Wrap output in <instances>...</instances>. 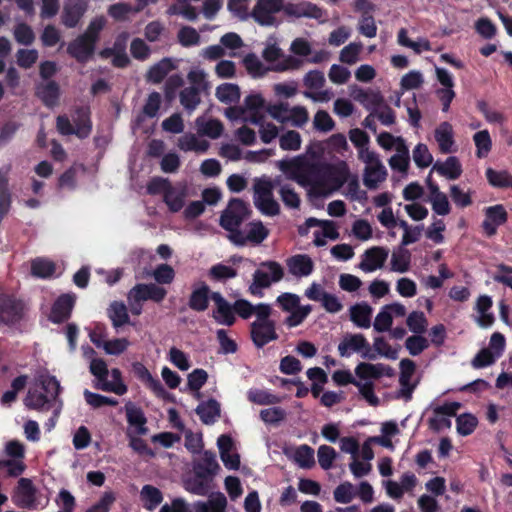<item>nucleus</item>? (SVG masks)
<instances>
[{
	"mask_svg": "<svg viewBox=\"0 0 512 512\" xmlns=\"http://www.w3.org/2000/svg\"><path fill=\"white\" fill-rule=\"evenodd\" d=\"M189 196L190 189L187 183L178 182L168 188L163 201L170 212L176 213L185 207L186 200Z\"/></svg>",
	"mask_w": 512,
	"mask_h": 512,
	"instance_id": "obj_20",
	"label": "nucleus"
},
{
	"mask_svg": "<svg viewBox=\"0 0 512 512\" xmlns=\"http://www.w3.org/2000/svg\"><path fill=\"white\" fill-rule=\"evenodd\" d=\"M72 120L73 124L66 116H59L57 118L59 132L63 135L75 134L79 138H86L91 132L88 109L81 108L77 110Z\"/></svg>",
	"mask_w": 512,
	"mask_h": 512,
	"instance_id": "obj_12",
	"label": "nucleus"
},
{
	"mask_svg": "<svg viewBox=\"0 0 512 512\" xmlns=\"http://www.w3.org/2000/svg\"><path fill=\"white\" fill-rule=\"evenodd\" d=\"M361 161L365 165L363 170V184L369 190L377 189L387 178L386 167L377 153L371 156L366 155Z\"/></svg>",
	"mask_w": 512,
	"mask_h": 512,
	"instance_id": "obj_16",
	"label": "nucleus"
},
{
	"mask_svg": "<svg viewBox=\"0 0 512 512\" xmlns=\"http://www.w3.org/2000/svg\"><path fill=\"white\" fill-rule=\"evenodd\" d=\"M415 363L410 359H403L400 362L399 389L396 392V398L408 401L417 386L414 379Z\"/></svg>",
	"mask_w": 512,
	"mask_h": 512,
	"instance_id": "obj_18",
	"label": "nucleus"
},
{
	"mask_svg": "<svg viewBox=\"0 0 512 512\" xmlns=\"http://www.w3.org/2000/svg\"><path fill=\"white\" fill-rule=\"evenodd\" d=\"M130 292L142 302L152 300L157 303L161 302L167 294V291L163 287L153 283L137 284Z\"/></svg>",
	"mask_w": 512,
	"mask_h": 512,
	"instance_id": "obj_32",
	"label": "nucleus"
},
{
	"mask_svg": "<svg viewBox=\"0 0 512 512\" xmlns=\"http://www.w3.org/2000/svg\"><path fill=\"white\" fill-rule=\"evenodd\" d=\"M75 297L73 295H62L54 303L50 319L55 323H60L66 320L72 311L74 306Z\"/></svg>",
	"mask_w": 512,
	"mask_h": 512,
	"instance_id": "obj_37",
	"label": "nucleus"
},
{
	"mask_svg": "<svg viewBox=\"0 0 512 512\" xmlns=\"http://www.w3.org/2000/svg\"><path fill=\"white\" fill-rule=\"evenodd\" d=\"M284 270L282 266L275 261H267L260 265L254 272L252 283L249 286V292L254 296H262L263 289L271 284L282 280Z\"/></svg>",
	"mask_w": 512,
	"mask_h": 512,
	"instance_id": "obj_8",
	"label": "nucleus"
},
{
	"mask_svg": "<svg viewBox=\"0 0 512 512\" xmlns=\"http://www.w3.org/2000/svg\"><path fill=\"white\" fill-rule=\"evenodd\" d=\"M196 413L205 424L214 423L220 416V405L216 400L202 402L196 408Z\"/></svg>",
	"mask_w": 512,
	"mask_h": 512,
	"instance_id": "obj_47",
	"label": "nucleus"
},
{
	"mask_svg": "<svg viewBox=\"0 0 512 512\" xmlns=\"http://www.w3.org/2000/svg\"><path fill=\"white\" fill-rule=\"evenodd\" d=\"M493 301L488 295H481L476 299L474 310V321L481 328H490L495 321V316L492 312Z\"/></svg>",
	"mask_w": 512,
	"mask_h": 512,
	"instance_id": "obj_23",
	"label": "nucleus"
},
{
	"mask_svg": "<svg viewBox=\"0 0 512 512\" xmlns=\"http://www.w3.org/2000/svg\"><path fill=\"white\" fill-rule=\"evenodd\" d=\"M363 45L361 42H351L339 53V60L347 65H354L360 60Z\"/></svg>",
	"mask_w": 512,
	"mask_h": 512,
	"instance_id": "obj_58",
	"label": "nucleus"
},
{
	"mask_svg": "<svg viewBox=\"0 0 512 512\" xmlns=\"http://www.w3.org/2000/svg\"><path fill=\"white\" fill-rule=\"evenodd\" d=\"M13 500L17 506L22 508H33L36 506V489L30 479L21 478L18 481Z\"/></svg>",
	"mask_w": 512,
	"mask_h": 512,
	"instance_id": "obj_26",
	"label": "nucleus"
},
{
	"mask_svg": "<svg viewBox=\"0 0 512 512\" xmlns=\"http://www.w3.org/2000/svg\"><path fill=\"white\" fill-rule=\"evenodd\" d=\"M286 265L291 275L302 278L312 274L314 262L306 254H297L287 259Z\"/></svg>",
	"mask_w": 512,
	"mask_h": 512,
	"instance_id": "obj_30",
	"label": "nucleus"
},
{
	"mask_svg": "<svg viewBox=\"0 0 512 512\" xmlns=\"http://www.w3.org/2000/svg\"><path fill=\"white\" fill-rule=\"evenodd\" d=\"M270 305L267 303H258L253 305L247 300L240 299L235 301L233 305L234 312L237 313L241 318L248 319L251 316H255V319L260 314V311L266 310Z\"/></svg>",
	"mask_w": 512,
	"mask_h": 512,
	"instance_id": "obj_46",
	"label": "nucleus"
},
{
	"mask_svg": "<svg viewBox=\"0 0 512 512\" xmlns=\"http://www.w3.org/2000/svg\"><path fill=\"white\" fill-rule=\"evenodd\" d=\"M389 255L385 247L375 246L364 252L359 268L365 273L374 272L383 267Z\"/></svg>",
	"mask_w": 512,
	"mask_h": 512,
	"instance_id": "obj_22",
	"label": "nucleus"
},
{
	"mask_svg": "<svg viewBox=\"0 0 512 512\" xmlns=\"http://www.w3.org/2000/svg\"><path fill=\"white\" fill-rule=\"evenodd\" d=\"M284 13L288 16L297 18L306 17L317 20L324 17V12L321 8L307 1L300 3H285Z\"/></svg>",
	"mask_w": 512,
	"mask_h": 512,
	"instance_id": "obj_27",
	"label": "nucleus"
},
{
	"mask_svg": "<svg viewBox=\"0 0 512 512\" xmlns=\"http://www.w3.org/2000/svg\"><path fill=\"white\" fill-rule=\"evenodd\" d=\"M210 483L211 480L194 474V477L186 479L183 485L184 489L189 493L198 496H206L211 489Z\"/></svg>",
	"mask_w": 512,
	"mask_h": 512,
	"instance_id": "obj_52",
	"label": "nucleus"
},
{
	"mask_svg": "<svg viewBox=\"0 0 512 512\" xmlns=\"http://www.w3.org/2000/svg\"><path fill=\"white\" fill-rule=\"evenodd\" d=\"M435 140L442 153H450L454 146V133L452 125L442 122L435 130Z\"/></svg>",
	"mask_w": 512,
	"mask_h": 512,
	"instance_id": "obj_41",
	"label": "nucleus"
},
{
	"mask_svg": "<svg viewBox=\"0 0 512 512\" xmlns=\"http://www.w3.org/2000/svg\"><path fill=\"white\" fill-rule=\"evenodd\" d=\"M429 408L432 412L428 419L429 428L440 432L451 427V418L457 414L461 408V403L456 401L443 404L432 402Z\"/></svg>",
	"mask_w": 512,
	"mask_h": 512,
	"instance_id": "obj_11",
	"label": "nucleus"
},
{
	"mask_svg": "<svg viewBox=\"0 0 512 512\" xmlns=\"http://www.w3.org/2000/svg\"><path fill=\"white\" fill-rule=\"evenodd\" d=\"M411 266V253L403 246L394 249L390 259V270L396 273H406Z\"/></svg>",
	"mask_w": 512,
	"mask_h": 512,
	"instance_id": "obj_43",
	"label": "nucleus"
},
{
	"mask_svg": "<svg viewBox=\"0 0 512 512\" xmlns=\"http://www.w3.org/2000/svg\"><path fill=\"white\" fill-rule=\"evenodd\" d=\"M308 227H319V230L314 232L313 243L317 247L325 246L329 240H336L339 238L337 226L330 220H319L316 218H308L306 220Z\"/></svg>",
	"mask_w": 512,
	"mask_h": 512,
	"instance_id": "obj_19",
	"label": "nucleus"
},
{
	"mask_svg": "<svg viewBox=\"0 0 512 512\" xmlns=\"http://www.w3.org/2000/svg\"><path fill=\"white\" fill-rule=\"evenodd\" d=\"M355 374L363 382H371V380L379 379L382 376H392L393 370L382 363L362 362L356 366Z\"/></svg>",
	"mask_w": 512,
	"mask_h": 512,
	"instance_id": "obj_28",
	"label": "nucleus"
},
{
	"mask_svg": "<svg viewBox=\"0 0 512 512\" xmlns=\"http://www.w3.org/2000/svg\"><path fill=\"white\" fill-rule=\"evenodd\" d=\"M109 318L112 321V325L115 328H119L129 322V315L125 304L120 302H114L110 305Z\"/></svg>",
	"mask_w": 512,
	"mask_h": 512,
	"instance_id": "obj_59",
	"label": "nucleus"
},
{
	"mask_svg": "<svg viewBox=\"0 0 512 512\" xmlns=\"http://www.w3.org/2000/svg\"><path fill=\"white\" fill-rule=\"evenodd\" d=\"M289 51L293 57L311 64H320L328 61L330 58L328 51L324 49L314 50L312 43L304 37L293 39Z\"/></svg>",
	"mask_w": 512,
	"mask_h": 512,
	"instance_id": "obj_14",
	"label": "nucleus"
},
{
	"mask_svg": "<svg viewBox=\"0 0 512 512\" xmlns=\"http://www.w3.org/2000/svg\"><path fill=\"white\" fill-rule=\"evenodd\" d=\"M275 165L287 179L303 187L311 200L328 198L342 187L343 195L350 200L366 199V192L360 188L358 177L351 174L344 160L316 163L306 155H298L279 160Z\"/></svg>",
	"mask_w": 512,
	"mask_h": 512,
	"instance_id": "obj_1",
	"label": "nucleus"
},
{
	"mask_svg": "<svg viewBox=\"0 0 512 512\" xmlns=\"http://www.w3.org/2000/svg\"><path fill=\"white\" fill-rule=\"evenodd\" d=\"M59 94V86L53 81L42 84L37 88V95L47 106L56 105Z\"/></svg>",
	"mask_w": 512,
	"mask_h": 512,
	"instance_id": "obj_57",
	"label": "nucleus"
},
{
	"mask_svg": "<svg viewBox=\"0 0 512 512\" xmlns=\"http://www.w3.org/2000/svg\"><path fill=\"white\" fill-rule=\"evenodd\" d=\"M284 0H257L251 16L261 26H273L277 24L275 15L284 12Z\"/></svg>",
	"mask_w": 512,
	"mask_h": 512,
	"instance_id": "obj_17",
	"label": "nucleus"
},
{
	"mask_svg": "<svg viewBox=\"0 0 512 512\" xmlns=\"http://www.w3.org/2000/svg\"><path fill=\"white\" fill-rule=\"evenodd\" d=\"M248 217V207L240 199H233L227 208L222 212L220 225L228 232L229 240L238 246H243L242 231L239 229L241 223Z\"/></svg>",
	"mask_w": 512,
	"mask_h": 512,
	"instance_id": "obj_3",
	"label": "nucleus"
},
{
	"mask_svg": "<svg viewBox=\"0 0 512 512\" xmlns=\"http://www.w3.org/2000/svg\"><path fill=\"white\" fill-rule=\"evenodd\" d=\"M338 352L342 357H349L354 353L359 354L364 359L373 360L375 353L362 334H347L338 345Z\"/></svg>",
	"mask_w": 512,
	"mask_h": 512,
	"instance_id": "obj_15",
	"label": "nucleus"
},
{
	"mask_svg": "<svg viewBox=\"0 0 512 512\" xmlns=\"http://www.w3.org/2000/svg\"><path fill=\"white\" fill-rule=\"evenodd\" d=\"M373 309L367 303H359L350 308L351 321L360 328H369Z\"/></svg>",
	"mask_w": 512,
	"mask_h": 512,
	"instance_id": "obj_44",
	"label": "nucleus"
},
{
	"mask_svg": "<svg viewBox=\"0 0 512 512\" xmlns=\"http://www.w3.org/2000/svg\"><path fill=\"white\" fill-rule=\"evenodd\" d=\"M209 288L205 284H201L195 288L190 296L189 306L195 311H204L208 307Z\"/></svg>",
	"mask_w": 512,
	"mask_h": 512,
	"instance_id": "obj_53",
	"label": "nucleus"
},
{
	"mask_svg": "<svg viewBox=\"0 0 512 512\" xmlns=\"http://www.w3.org/2000/svg\"><path fill=\"white\" fill-rule=\"evenodd\" d=\"M265 112V99L261 94L254 93L246 96L242 104L226 108L224 115L230 121L259 125L265 118Z\"/></svg>",
	"mask_w": 512,
	"mask_h": 512,
	"instance_id": "obj_2",
	"label": "nucleus"
},
{
	"mask_svg": "<svg viewBox=\"0 0 512 512\" xmlns=\"http://www.w3.org/2000/svg\"><path fill=\"white\" fill-rule=\"evenodd\" d=\"M486 178L490 185L498 188L512 187V175L507 171H497L492 168L486 170Z\"/></svg>",
	"mask_w": 512,
	"mask_h": 512,
	"instance_id": "obj_62",
	"label": "nucleus"
},
{
	"mask_svg": "<svg viewBox=\"0 0 512 512\" xmlns=\"http://www.w3.org/2000/svg\"><path fill=\"white\" fill-rule=\"evenodd\" d=\"M22 314V305L14 299L6 296L0 297V321L12 323L17 321Z\"/></svg>",
	"mask_w": 512,
	"mask_h": 512,
	"instance_id": "obj_36",
	"label": "nucleus"
},
{
	"mask_svg": "<svg viewBox=\"0 0 512 512\" xmlns=\"http://www.w3.org/2000/svg\"><path fill=\"white\" fill-rule=\"evenodd\" d=\"M265 47L262 51V58L270 65V70L275 72H285L297 70L302 66V61L286 55L279 46V40L275 35H270L265 41Z\"/></svg>",
	"mask_w": 512,
	"mask_h": 512,
	"instance_id": "obj_5",
	"label": "nucleus"
},
{
	"mask_svg": "<svg viewBox=\"0 0 512 512\" xmlns=\"http://www.w3.org/2000/svg\"><path fill=\"white\" fill-rule=\"evenodd\" d=\"M397 42L399 45L409 48L417 54L432 50L431 44L428 39L424 37H419L416 40H411L408 37V31L405 28H401L398 31Z\"/></svg>",
	"mask_w": 512,
	"mask_h": 512,
	"instance_id": "obj_42",
	"label": "nucleus"
},
{
	"mask_svg": "<svg viewBox=\"0 0 512 512\" xmlns=\"http://www.w3.org/2000/svg\"><path fill=\"white\" fill-rule=\"evenodd\" d=\"M91 374L97 379V388L117 395H124L127 386L122 380L121 371L118 368L108 370L106 362L102 358L92 359L89 365Z\"/></svg>",
	"mask_w": 512,
	"mask_h": 512,
	"instance_id": "obj_4",
	"label": "nucleus"
},
{
	"mask_svg": "<svg viewBox=\"0 0 512 512\" xmlns=\"http://www.w3.org/2000/svg\"><path fill=\"white\" fill-rule=\"evenodd\" d=\"M505 346L506 341L503 334L494 332L490 337L488 347L481 349L473 358L472 366L479 369L494 364L503 355Z\"/></svg>",
	"mask_w": 512,
	"mask_h": 512,
	"instance_id": "obj_13",
	"label": "nucleus"
},
{
	"mask_svg": "<svg viewBox=\"0 0 512 512\" xmlns=\"http://www.w3.org/2000/svg\"><path fill=\"white\" fill-rule=\"evenodd\" d=\"M195 126L199 135L218 139L224 131L222 122L218 119L199 116L195 120Z\"/></svg>",
	"mask_w": 512,
	"mask_h": 512,
	"instance_id": "obj_33",
	"label": "nucleus"
},
{
	"mask_svg": "<svg viewBox=\"0 0 512 512\" xmlns=\"http://www.w3.org/2000/svg\"><path fill=\"white\" fill-rule=\"evenodd\" d=\"M219 470L220 465L217 462L216 456L210 451L203 452L193 465L194 474L211 481L218 474Z\"/></svg>",
	"mask_w": 512,
	"mask_h": 512,
	"instance_id": "obj_24",
	"label": "nucleus"
},
{
	"mask_svg": "<svg viewBox=\"0 0 512 512\" xmlns=\"http://www.w3.org/2000/svg\"><path fill=\"white\" fill-rule=\"evenodd\" d=\"M326 83L324 73L319 70H310L303 76V85L306 90L303 96L314 103H326L333 98L330 89H323Z\"/></svg>",
	"mask_w": 512,
	"mask_h": 512,
	"instance_id": "obj_10",
	"label": "nucleus"
},
{
	"mask_svg": "<svg viewBox=\"0 0 512 512\" xmlns=\"http://www.w3.org/2000/svg\"><path fill=\"white\" fill-rule=\"evenodd\" d=\"M140 498L144 507L152 511L162 502L163 495L158 488L152 485H144L140 491Z\"/></svg>",
	"mask_w": 512,
	"mask_h": 512,
	"instance_id": "obj_51",
	"label": "nucleus"
},
{
	"mask_svg": "<svg viewBox=\"0 0 512 512\" xmlns=\"http://www.w3.org/2000/svg\"><path fill=\"white\" fill-rule=\"evenodd\" d=\"M302 137L295 130H288L279 137V146L284 151H298L301 148Z\"/></svg>",
	"mask_w": 512,
	"mask_h": 512,
	"instance_id": "obj_60",
	"label": "nucleus"
},
{
	"mask_svg": "<svg viewBox=\"0 0 512 512\" xmlns=\"http://www.w3.org/2000/svg\"><path fill=\"white\" fill-rule=\"evenodd\" d=\"M177 146L184 152H195L198 154L205 153L209 147V141L202 138L201 135L194 133H185L178 138Z\"/></svg>",
	"mask_w": 512,
	"mask_h": 512,
	"instance_id": "obj_31",
	"label": "nucleus"
},
{
	"mask_svg": "<svg viewBox=\"0 0 512 512\" xmlns=\"http://www.w3.org/2000/svg\"><path fill=\"white\" fill-rule=\"evenodd\" d=\"M281 178L276 177L273 181L268 178L255 180L253 186V202L255 207L266 216H275L280 212V206L274 199L273 189L280 185Z\"/></svg>",
	"mask_w": 512,
	"mask_h": 512,
	"instance_id": "obj_6",
	"label": "nucleus"
},
{
	"mask_svg": "<svg viewBox=\"0 0 512 512\" xmlns=\"http://www.w3.org/2000/svg\"><path fill=\"white\" fill-rule=\"evenodd\" d=\"M485 219L482 228L487 236L496 233L497 228L507 220V212L502 205L489 206L484 209Z\"/></svg>",
	"mask_w": 512,
	"mask_h": 512,
	"instance_id": "obj_25",
	"label": "nucleus"
},
{
	"mask_svg": "<svg viewBox=\"0 0 512 512\" xmlns=\"http://www.w3.org/2000/svg\"><path fill=\"white\" fill-rule=\"evenodd\" d=\"M94 45L91 41L80 36L69 44L67 51L76 60L86 62L93 55Z\"/></svg>",
	"mask_w": 512,
	"mask_h": 512,
	"instance_id": "obj_38",
	"label": "nucleus"
},
{
	"mask_svg": "<svg viewBox=\"0 0 512 512\" xmlns=\"http://www.w3.org/2000/svg\"><path fill=\"white\" fill-rule=\"evenodd\" d=\"M272 312L273 309L270 305L266 310L260 311L258 317L250 325L252 341L259 348L278 338L276 323L271 319Z\"/></svg>",
	"mask_w": 512,
	"mask_h": 512,
	"instance_id": "obj_9",
	"label": "nucleus"
},
{
	"mask_svg": "<svg viewBox=\"0 0 512 512\" xmlns=\"http://www.w3.org/2000/svg\"><path fill=\"white\" fill-rule=\"evenodd\" d=\"M227 499L221 492L213 493L207 501H197L193 504V512H226Z\"/></svg>",
	"mask_w": 512,
	"mask_h": 512,
	"instance_id": "obj_35",
	"label": "nucleus"
},
{
	"mask_svg": "<svg viewBox=\"0 0 512 512\" xmlns=\"http://www.w3.org/2000/svg\"><path fill=\"white\" fill-rule=\"evenodd\" d=\"M349 139L357 149V156L359 160L364 159L366 155L371 156L376 154L375 151L369 148L370 138L365 131L359 128L351 129L349 131Z\"/></svg>",
	"mask_w": 512,
	"mask_h": 512,
	"instance_id": "obj_40",
	"label": "nucleus"
},
{
	"mask_svg": "<svg viewBox=\"0 0 512 512\" xmlns=\"http://www.w3.org/2000/svg\"><path fill=\"white\" fill-rule=\"evenodd\" d=\"M276 304L283 312L289 315L285 318L284 324L289 328L301 325L312 311L311 305H302L297 294L285 292L276 298Z\"/></svg>",
	"mask_w": 512,
	"mask_h": 512,
	"instance_id": "obj_7",
	"label": "nucleus"
},
{
	"mask_svg": "<svg viewBox=\"0 0 512 512\" xmlns=\"http://www.w3.org/2000/svg\"><path fill=\"white\" fill-rule=\"evenodd\" d=\"M126 417L135 434L144 435L147 433L146 418L139 408L126 406Z\"/></svg>",
	"mask_w": 512,
	"mask_h": 512,
	"instance_id": "obj_48",
	"label": "nucleus"
},
{
	"mask_svg": "<svg viewBox=\"0 0 512 512\" xmlns=\"http://www.w3.org/2000/svg\"><path fill=\"white\" fill-rule=\"evenodd\" d=\"M216 98L225 104L237 102L240 98V89L236 84L224 83L217 87Z\"/></svg>",
	"mask_w": 512,
	"mask_h": 512,
	"instance_id": "obj_54",
	"label": "nucleus"
},
{
	"mask_svg": "<svg viewBox=\"0 0 512 512\" xmlns=\"http://www.w3.org/2000/svg\"><path fill=\"white\" fill-rule=\"evenodd\" d=\"M428 201L432 206L434 213L440 216H446L451 212V205L447 195L440 191L436 184L429 183Z\"/></svg>",
	"mask_w": 512,
	"mask_h": 512,
	"instance_id": "obj_34",
	"label": "nucleus"
},
{
	"mask_svg": "<svg viewBox=\"0 0 512 512\" xmlns=\"http://www.w3.org/2000/svg\"><path fill=\"white\" fill-rule=\"evenodd\" d=\"M242 236L243 245L247 242L259 244L268 236V230L260 221L251 222L247 225L246 231H242Z\"/></svg>",
	"mask_w": 512,
	"mask_h": 512,
	"instance_id": "obj_50",
	"label": "nucleus"
},
{
	"mask_svg": "<svg viewBox=\"0 0 512 512\" xmlns=\"http://www.w3.org/2000/svg\"><path fill=\"white\" fill-rule=\"evenodd\" d=\"M220 43L224 47V51L229 57L238 56V51L244 47V42L242 38L234 32L224 34L220 38Z\"/></svg>",
	"mask_w": 512,
	"mask_h": 512,
	"instance_id": "obj_55",
	"label": "nucleus"
},
{
	"mask_svg": "<svg viewBox=\"0 0 512 512\" xmlns=\"http://www.w3.org/2000/svg\"><path fill=\"white\" fill-rule=\"evenodd\" d=\"M10 169L9 165L0 169V216L6 214L10 208L11 195L8 188V175Z\"/></svg>",
	"mask_w": 512,
	"mask_h": 512,
	"instance_id": "obj_49",
	"label": "nucleus"
},
{
	"mask_svg": "<svg viewBox=\"0 0 512 512\" xmlns=\"http://www.w3.org/2000/svg\"><path fill=\"white\" fill-rule=\"evenodd\" d=\"M293 460L301 468H310L315 464L314 450L306 444L300 445L294 450Z\"/></svg>",
	"mask_w": 512,
	"mask_h": 512,
	"instance_id": "obj_63",
	"label": "nucleus"
},
{
	"mask_svg": "<svg viewBox=\"0 0 512 512\" xmlns=\"http://www.w3.org/2000/svg\"><path fill=\"white\" fill-rule=\"evenodd\" d=\"M86 6L85 1L77 0L68 2L62 14L63 24L70 28L75 27L86 11Z\"/></svg>",
	"mask_w": 512,
	"mask_h": 512,
	"instance_id": "obj_39",
	"label": "nucleus"
},
{
	"mask_svg": "<svg viewBox=\"0 0 512 512\" xmlns=\"http://www.w3.org/2000/svg\"><path fill=\"white\" fill-rule=\"evenodd\" d=\"M433 169L450 180H455L462 174L461 164L456 157H448L444 162L436 163Z\"/></svg>",
	"mask_w": 512,
	"mask_h": 512,
	"instance_id": "obj_45",
	"label": "nucleus"
},
{
	"mask_svg": "<svg viewBox=\"0 0 512 512\" xmlns=\"http://www.w3.org/2000/svg\"><path fill=\"white\" fill-rule=\"evenodd\" d=\"M247 397L249 401L258 405H273L281 401L280 397L262 389H250L247 392Z\"/></svg>",
	"mask_w": 512,
	"mask_h": 512,
	"instance_id": "obj_61",
	"label": "nucleus"
},
{
	"mask_svg": "<svg viewBox=\"0 0 512 512\" xmlns=\"http://www.w3.org/2000/svg\"><path fill=\"white\" fill-rule=\"evenodd\" d=\"M190 0H177L176 4L171 5L167 9L168 15H181L183 18L194 21L197 19L198 12L195 7L191 6Z\"/></svg>",
	"mask_w": 512,
	"mask_h": 512,
	"instance_id": "obj_56",
	"label": "nucleus"
},
{
	"mask_svg": "<svg viewBox=\"0 0 512 512\" xmlns=\"http://www.w3.org/2000/svg\"><path fill=\"white\" fill-rule=\"evenodd\" d=\"M211 299L216 305V309L213 311L215 321L221 325H233L236 320L233 307L218 292L212 293Z\"/></svg>",
	"mask_w": 512,
	"mask_h": 512,
	"instance_id": "obj_29",
	"label": "nucleus"
},
{
	"mask_svg": "<svg viewBox=\"0 0 512 512\" xmlns=\"http://www.w3.org/2000/svg\"><path fill=\"white\" fill-rule=\"evenodd\" d=\"M220 458L224 466L229 470H238L240 467V455L231 437L221 435L217 440Z\"/></svg>",
	"mask_w": 512,
	"mask_h": 512,
	"instance_id": "obj_21",
	"label": "nucleus"
},
{
	"mask_svg": "<svg viewBox=\"0 0 512 512\" xmlns=\"http://www.w3.org/2000/svg\"><path fill=\"white\" fill-rule=\"evenodd\" d=\"M473 141L476 146V156L478 158L486 157L492 147V140L488 130H481L474 134Z\"/></svg>",
	"mask_w": 512,
	"mask_h": 512,
	"instance_id": "obj_64",
	"label": "nucleus"
}]
</instances>
